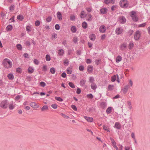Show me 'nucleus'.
Returning <instances> with one entry per match:
<instances>
[{
	"label": "nucleus",
	"mask_w": 150,
	"mask_h": 150,
	"mask_svg": "<svg viewBox=\"0 0 150 150\" xmlns=\"http://www.w3.org/2000/svg\"><path fill=\"white\" fill-rule=\"evenodd\" d=\"M52 18L51 16H49L46 18V21L48 22H50L52 20Z\"/></svg>",
	"instance_id": "40"
},
{
	"label": "nucleus",
	"mask_w": 150,
	"mask_h": 150,
	"mask_svg": "<svg viewBox=\"0 0 150 150\" xmlns=\"http://www.w3.org/2000/svg\"><path fill=\"white\" fill-rule=\"evenodd\" d=\"M48 109V106L47 105H45L41 109V110L42 111H43L46 110H47Z\"/></svg>",
	"instance_id": "26"
},
{
	"label": "nucleus",
	"mask_w": 150,
	"mask_h": 150,
	"mask_svg": "<svg viewBox=\"0 0 150 150\" xmlns=\"http://www.w3.org/2000/svg\"><path fill=\"white\" fill-rule=\"evenodd\" d=\"M3 64L4 67L6 69L10 68L12 66V62L9 59L7 58L4 59Z\"/></svg>",
	"instance_id": "1"
},
{
	"label": "nucleus",
	"mask_w": 150,
	"mask_h": 150,
	"mask_svg": "<svg viewBox=\"0 0 150 150\" xmlns=\"http://www.w3.org/2000/svg\"><path fill=\"white\" fill-rule=\"evenodd\" d=\"M94 81V79L93 76H91L89 79V82L92 83Z\"/></svg>",
	"instance_id": "36"
},
{
	"label": "nucleus",
	"mask_w": 150,
	"mask_h": 150,
	"mask_svg": "<svg viewBox=\"0 0 150 150\" xmlns=\"http://www.w3.org/2000/svg\"><path fill=\"white\" fill-rule=\"evenodd\" d=\"M50 71L52 74H54L55 72V70L54 68H52L50 69Z\"/></svg>",
	"instance_id": "45"
},
{
	"label": "nucleus",
	"mask_w": 150,
	"mask_h": 150,
	"mask_svg": "<svg viewBox=\"0 0 150 150\" xmlns=\"http://www.w3.org/2000/svg\"><path fill=\"white\" fill-rule=\"evenodd\" d=\"M86 16L85 12L84 11H82L81 12L80 17L81 18H83Z\"/></svg>",
	"instance_id": "27"
},
{
	"label": "nucleus",
	"mask_w": 150,
	"mask_h": 150,
	"mask_svg": "<svg viewBox=\"0 0 150 150\" xmlns=\"http://www.w3.org/2000/svg\"><path fill=\"white\" fill-rule=\"evenodd\" d=\"M61 115L65 118L68 119L69 118V117L68 116H67L63 113H61Z\"/></svg>",
	"instance_id": "52"
},
{
	"label": "nucleus",
	"mask_w": 150,
	"mask_h": 150,
	"mask_svg": "<svg viewBox=\"0 0 150 150\" xmlns=\"http://www.w3.org/2000/svg\"><path fill=\"white\" fill-rule=\"evenodd\" d=\"M91 88L92 89L95 90L97 88L96 85V83H92L91 85Z\"/></svg>",
	"instance_id": "21"
},
{
	"label": "nucleus",
	"mask_w": 150,
	"mask_h": 150,
	"mask_svg": "<svg viewBox=\"0 0 150 150\" xmlns=\"http://www.w3.org/2000/svg\"><path fill=\"white\" fill-rule=\"evenodd\" d=\"M34 69L33 68L29 67L28 69V72L30 74L32 73L34 71Z\"/></svg>",
	"instance_id": "15"
},
{
	"label": "nucleus",
	"mask_w": 150,
	"mask_h": 150,
	"mask_svg": "<svg viewBox=\"0 0 150 150\" xmlns=\"http://www.w3.org/2000/svg\"><path fill=\"white\" fill-rule=\"evenodd\" d=\"M64 64L65 66H67L69 64V60L68 59H65L64 60Z\"/></svg>",
	"instance_id": "39"
},
{
	"label": "nucleus",
	"mask_w": 150,
	"mask_h": 150,
	"mask_svg": "<svg viewBox=\"0 0 150 150\" xmlns=\"http://www.w3.org/2000/svg\"><path fill=\"white\" fill-rule=\"evenodd\" d=\"M116 143H114L113 144H112V146L114 148H115L116 150H118V148L117 146L116 145Z\"/></svg>",
	"instance_id": "57"
},
{
	"label": "nucleus",
	"mask_w": 150,
	"mask_h": 150,
	"mask_svg": "<svg viewBox=\"0 0 150 150\" xmlns=\"http://www.w3.org/2000/svg\"><path fill=\"white\" fill-rule=\"evenodd\" d=\"M134 44L133 42H131L129 43L128 46L129 48V49H132L134 47Z\"/></svg>",
	"instance_id": "30"
},
{
	"label": "nucleus",
	"mask_w": 150,
	"mask_h": 150,
	"mask_svg": "<svg viewBox=\"0 0 150 150\" xmlns=\"http://www.w3.org/2000/svg\"><path fill=\"white\" fill-rule=\"evenodd\" d=\"M78 41V38L76 37H74L73 38V42L74 43H76Z\"/></svg>",
	"instance_id": "38"
},
{
	"label": "nucleus",
	"mask_w": 150,
	"mask_h": 150,
	"mask_svg": "<svg viewBox=\"0 0 150 150\" xmlns=\"http://www.w3.org/2000/svg\"><path fill=\"white\" fill-rule=\"evenodd\" d=\"M16 71L18 73L21 74L22 71V70L21 68L18 67L16 68Z\"/></svg>",
	"instance_id": "28"
},
{
	"label": "nucleus",
	"mask_w": 150,
	"mask_h": 150,
	"mask_svg": "<svg viewBox=\"0 0 150 150\" xmlns=\"http://www.w3.org/2000/svg\"><path fill=\"white\" fill-rule=\"evenodd\" d=\"M51 107L54 109H56L57 108V105L56 104H53L51 105Z\"/></svg>",
	"instance_id": "47"
},
{
	"label": "nucleus",
	"mask_w": 150,
	"mask_h": 150,
	"mask_svg": "<svg viewBox=\"0 0 150 150\" xmlns=\"http://www.w3.org/2000/svg\"><path fill=\"white\" fill-rule=\"evenodd\" d=\"M117 8V6L116 5H114L112 6L111 9L112 11L115 10Z\"/></svg>",
	"instance_id": "60"
},
{
	"label": "nucleus",
	"mask_w": 150,
	"mask_h": 150,
	"mask_svg": "<svg viewBox=\"0 0 150 150\" xmlns=\"http://www.w3.org/2000/svg\"><path fill=\"white\" fill-rule=\"evenodd\" d=\"M88 18L87 20L88 21H91L92 19V16L91 15H88L87 16Z\"/></svg>",
	"instance_id": "43"
},
{
	"label": "nucleus",
	"mask_w": 150,
	"mask_h": 150,
	"mask_svg": "<svg viewBox=\"0 0 150 150\" xmlns=\"http://www.w3.org/2000/svg\"><path fill=\"white\" fill-rule=\"evenodd\" d=\"M71 31L73 33H75L76 31V29L75 26H72L71 28Z\"/></svg>",
	"instance_id": "31"
},
{
	"label": "nucleus",
	"mask_w": 150,
	"mask_h": 150,
	"mask_svg": "<svg viewBox=\"0 0 150 150\" xmlns=\"http://www.w3.org/2000/svg\"><path fill=\"white\" fill-rule=\"evenodd\" d=\"M82 25L83 27L84 28H86L87 26V23L85 22H84L83 23Z\"/></svg>",
	"instance_id": "42"
},
{
	"label": "nucleus",
	"mask_w": 150,
	"mask_h": 150,
	"mask_svg": "<svg viewBox=\"0 0 150 150\" xmlns=\"http://www.w3.org/2000/svg\"><path fill=\"white\" fill-rule=\"evenodd\" d=\"M114 127L117 129H119L121 128V126L119 123L117 122L115 124Z\"/></svg>",
	"instance_id": "19"
},
{
	"label": "nucleus",
	"mask_w": 150,
	"mask_h": 150,
	"mask_svg": "<svg viewBox=\"0 0 150 150\" xmlns=\"http://www.w3.org/2000/svg\"><path fill=\"white\" fill-rule=\"evenodd\" d=\"M122 57L120 56H117L116 58V61L118 63L122 60Z\"/></svg>",
	"instance_id": "25"
},
{
	"label": "nucleus",
	"mask_w": 150,
	"mask_h": 150,
	"mask_svg": "<svg viewBox=\"0 0 150 150\" xmlns=\"http://www.w3.org/2000/svg\"><path fill=\"white\" fill-rule=\"evenodd\" d=\"M93 67L92 66H88L87 67V71L88 72H91L93 70Z\"/></svg>",
	"instance_id": "17"
},
{
	"label": "nucleus",
	"mask_w": 150,
	"mask_h": 150,
	"mask_svg": "<svg viewBox=\"0 0 150 150\" xmlns=\"http://www.w3.org/2000/svg\"><path fill=\"white\" fill-rule=\"evenodd\" d=\"M35 24L36 26H38L40 24V22L39 21H37L35 23Z\"/></svg>",
	"instance_id": "63"
},
{
	"label": "nucleus",
	"mask_w": 150,
	"mask_h": 150,
	"mask_svg": "<svg viewBox=\"0 0 150 150\" xmlns=\"http://www.w3.org/2000/svg\"><path fill=\"white\" fill-rule=\"evenodd\" d=\"M141 36L140 32L139 31H137L134 33V38L135 40H137L140 38Z\"/></svg>",
	"instance_id": "6"
},
{
	"label": "nucleus",
	"mask_w": 150,
	"mask_h": 150,
	"mask_svg": "<svg viewBox=\"0 0 150 150\" xmlns=\"http://www.w3.org/2000/svg\"><path fill=\"white\" fill-rule=\"evenodd\" d=\"M67 72L68 74H71L72 72V71L71 69L70 68H68L67 70Z\"/></svg>",
	"instance_id": "41"
},
{
	"label": "nucleus",
	"mask_w": 150,
	"mask_h": 150,
	"mask_svg": "<svg viewBox=\"0 0 150 150\" xmlns=\"http://www.w3.org/2000/svg\"><path fill=\"white\" fill-rule=\"evenodd\" d=\"M84 118L88 122H92L93 120V118L92 117L85 116L84 117Z\"/></svg>",
	"instance_id": "16"
},
{
	"label": "nucleus",
	"mask_w": 150,
	"mask_h": 150,
	"mask_svg": "<svg viewBox=\"0 0 150 150\" xmlns=\"http://www.w3.org/2000/svg\"><path fill=\"white\" fill-rule=\"evenodd\" d=\"M45 59L47 61H50L51 60V57L49 54H47L45 56Z\"/></svg>",
	"instance_id": "29"
},
{
	"label": "nucleus",
	"mask_w": 150,
	"mask_h": 150,
	"mask_svg": "<svg viewBox=\"0 0 150 150\" xmlns=\"http://www.w3.org/2000/svg\"><path fill=\"white\" fill-rule=\"evenodd\" d=\"M117 76H113L111 77V81L114 82L116 80Z\"/></svg>",
	"instance_id": "50"
},
{
	"label": "nucleus",
	"mask_w": 150,
	"mask_h": 150,
	"mask_svg": "<svg viewBox=\"0 0 150 150\" xmlns=\"http://www.w3.org/2000/svg\"><path fill=\"white\" fill-rule=\"evenodd\" d=\"M71 108L73 109L74 111H76L77 110V108L76 106L74 105H71Z\"/></svg>",
	"instance_id": "54"
},
{
	"label": "nucleus",
	"mask_w": 150,
	"mask_h": 150,
	"mask_svg": "<svg viewBox=\"0 0 150 150\" xmlns=\"http://www.w3.org/2000/svg\"><path fill=\"white\" fill-rule=\"evenodd\" d=\"M8 78L10 80H12L14 79V76H7Z\"/></svg>",
	"instance_id": "62"
},
{
	"label": "nucleus",
	"mask_w": 150,
	"mask_h": 150,
	"mask_svg": "<svg viewBox=\"0 0 150 150\" xmlns=\"http://www.w3.org/2000/svg\"><path fill=\"white\" fill-rule=\"evenodd\" d=\"M57 35L55 33H53L52 36V39H55V38H57Z\"/></svg>",
	"instance_id": "46"
},
{
	"label": "nucleus",
	"mask_w": 150,
	"mask_h": 150,
	"mask_svg": "<svg viewBox=\"0 0 150 150\" xmlns=\"http://www.w3.org/2000/svg\"><path fill=\"white\" fill-rule=\"evenodd\" d=\"M14 108V107L12 104L9 105V108L10 110H12Z\"/></svg>",
	"instance_id": "64"
},
{
	"label": "nucleus",
	"mask_w": 150,
	"mask_h": 150,
	"mask_svg": "<svg viewBox=\"0 0 150 150\" xmlns=\"http://www.w3.org/2000/svg\"><path fill=\"white\" fill-rule=\"evenodd\" d=\"M123 32V29L121 27H118L115 29V33L117 35L122 33Z\"/></svg>",
	"instance_id": "8"
},
{
	"label": "nucleus",
	"mask_w": 150,
	"mask_h": 150,
	"mask_svg": "<svg viewBox=\"0 0 150 150\" xmlns=\"http://www.w3.org/2000/svg\"><path fill=\"white\" fill-rule=\"evenodd\" d=\"M127 44L126 42H123L121 44L119 45L120 50L122 51H125L127 49Z\"/></svg>",
	"instance_id": "4"
},
{
	"label": "nucleus",
	"mask_w": 150,
	"mask_h": 150,
	"mask_svg": "<svg viewBox=\"0 0 150 150\" xmlns=\"http://www.w3.org/2000/svg\"><path fill=\"white\" fill-rule=\"evenodd\" d=\"M81 92V90L79 88H78L77 89L76 93L78 94H79Z\"/></svg>",
	"instance_id": "61"
},
{
	"label": "nucleus",
	"mask_w": 150,
	"mask_h": 150,
	"mask_svg": "<svg viewBox=\"0 0 150 150\" xmlns=\"http://www.w3.org/2000/svg\"><path fill=\"white\" fill-rule=\"evenodd\" d=\"M12 28L13 27L11 25H8L6 28V30L7 31H11L12 30Z\"/></svg>",
	"instance_id": "23"
},
{
	"label": "nucleus",
	"mask_w": 150,
	"mask_h": 150,
	"mask_svg": "<svg viewBox=\"0 0 150 150\" xmlns=\"http://www.w3.org/2000/svg\"><path fill=\"white\" fill-rule=\"evenodd\" d=\"M119 4L121 7L126 8L128 6V2L127 0H121Z\"/></svg>",
	"instance_id": "2"
},
{
	"label": "nucleus",
	"mask_w": 150,
	"mask_h": 150,
	"mask_svg": "<svg viewBox=\"0 0 150 150\" xmlns=\"http://www.w3.org/2000/svg\"><path fill=\"white\" fill-rule=\"evenodd\" d=\"M16 47L18 50H21L22 49V46L21 45L19 44H18L17 45Z\"/></svg>",
	"instance_id": "37"
},
{
	"label": "nucleus",
	"mask_w": 150,
	"mask_h": 150,
	"mask_svg": "<svg viewBox=\"0 0 150 150\" xmlns=\"http://www.w3.org/2000/svg\"><path fill=\"white\" fill-rule=\"evenodd\" d=\"M100 13L102 14L106 13L108 12V9L107 8H101L100 10Z\"/></svg>",
	"instance_id": "13"
},
{
	"label": "nucleus",
	"mask_w": 150,
	"mask_h": 150,
	"mask_svg": "<svg viewBox=\"0 0 150 150\" xmlns=\"http://www.w3.org/2000/svg\"><path fill=\"white\" fill-rule=\"evenodd\" d=\"M113 85H109L108 86V91H111L113 89Z\"/></svg>",
	"instance_id": "34"
},
{
	"label": "nucleus",
	"mask_w": 150,
	"mask_h": 150,
	"mask_svg": "<svg viewBox=\"0 0 150 150\" xmlns=\"http://www.w3.org/2000/svg\"><path fill=\"white\" fill-rule=\"evenodd\" d=\"M17 18L19 20L22 21L23 19V16L22 15H19L17 16Z\"/></svg>",
	"instance_id": "32"
},
{
	"label": "nucleus",
	"mask_w": 150,
	"mask_h": 150,
	"mask_svg": "<svg viewBox=\"0 0 150 150\" xmlns=\"http://www.w3.org/2000/svg\"><path fill=\"white\" fill-rule=\"evenodd\" d=\"M86 82V81L85 80L82 79L81 80L80 82V85L81 86H84Z\"/></svg>",
	"instance_id": "18"
},
{
	"label": "nucleus",
	"mask_w": 150,
	"mask_h": 150,
	"mask_svg": "<svg viewBox=\"0 0 150 150\" xmlns=\"http://www.w3.org/2000/svg\"><path fill=\"white\" fill-rule=\"evenodd\" d=\"M70 18L71 21H74L75 19V16L74 15H71L70 16Z\"/></svg>",
	"instance_id": "51"
},
{
	"label": "nucleus",
	"mask_w": 150,
	"mask_h": 150,
	"mask_svg": "<svg viewBox=\"0 0 150 150\" xmlns=\"http://www.w3.org/2000/svg\"><path fill=\"white\" fill-rule=\"evenodd\" d=\"M118 20L119 22L122 24H124L125 23L126 21L125 18L123 16H121L120 17Z\"/></svg>",
	"instance_id": "7"
},
{
	"label": "nucleus",
	"mask_w": 150,
	"mask_h": 150,
	"mask_svg": "<svg viewBox=\"0 0 150 150\" xmlns=\"http://www.w3.org/2000/svg\"><path fill=\"white\" fill-rule=\"evenodd\" d=\"M146 25V23H143L139 24L138 25L139 27H143L145 26Z\"/></svg>",
	"instance_id": "56"
},
{
	"label": "nucleus",
	"mask_w": 150,
	"mask_h": 150,
	"mask_svg": "<svg viewBox=\"0 0 150 150\" xmlns=\"http://www.w3.org/2000/svg\"><path fill=\"white\" fill-rule=\"evenodd\" d=\"M89 38L91 40L94 41L96 39V35L94 34H92L90 35Z\"/></svg>",
	"instance_id": "20"
},
{
	"label": "nucleus",
	"mask_w": 150,
	"mask_h": 150,
	"mask_svg": "<svg viewBox=\"0 0 150 150\" xmlns=\"http://www.w3.org/2000/svg\"><path fill=\"white\" fill-rule=\"evenodd\" d=\"M129 88V86L128 85H126L123 88L122 91L123 93L124 94L126 93L128 91V90Z\"/></svg>",
	"instance_id": "9"
},
{
	"label": "nucleus",
	"mask_w": 150,
	"mask_h": 150,
	"mask_svg": "<svg viewBox=\"0 0 150 150\" xmlns=\"http://www.w3.org/2000/svg\"><path fill=\"white\" fill-rule=\"evenodd\" d=\"M57 18L59 19V20L60 21L62 20V15L61 13L59 11L57 12Z\"/></svg>",
	"instance_id": "14"
},
{
	"label": "nucleus",
	"mask_w": 150,
	"mask_h": 150,
	"mask_svg": "<svg viewBox=\"0 0 150 150\" xmlns=\"http://www.w3.org/2000/svg\"><path fill=\"white\" fill-rule=\"evenodd\" d=\"M64 54V50L62 49H59L58 51V54L59 56H62Z\"/></svg>",
	"instance_id": "22"
},
{
	"label": "nucleus",
	"mask_w": 150,
	"mask_h": 150,
	"mask_svg": "<svg viewBox=\"0 0 150 150\" xmlns=\"http://www.w3.org/2000/svg\"><path fill=\"white\" fill-rule=\"evenodd\" d=\"M55 28L56 30H58L59 29L60 27L58 24H57L55 26Z\"/></svg>",
	"instance_id": "58"
},
{
	"label": "nucleus",
	"mask_w": 150,
	"mask_h": 150,
	"mask_svg": "<svg viewBox=\"0 0 150 150\" xmlns=\"http://www.w3.org/2000/svg\"><path fill=\"white\" fill-rule=\"evenodd\" d=\"M40 85L42 87H44L46 86V83L43 81H41L40 83Z\"/></svg>",
	"instance_id": "53"
},
{
	"label": "nucleus",
	"mask_w": 150,
	"mask_h": 150,
	"mask_svg": "<svg viewBox=\"0 0 150 150\" xmlns=\"http://www.w3.org/2000/svg\"><path fill=\"white\" fill-rule=\"evenodd\" d=\"M115 0H105L104 1V3L107 4H108L110 3L113 4L115 3Z\"/></svg>",
	"instance_id": "10"
},
{
	"label": "nucleus",
	"mask_w": 150,
	"mask_h": 150,
	"mask_svg": "<svg viewBox=\"0 0 150 150\" xmlns=\"http://www.w3.org/2000/svg\"><path fill=\"white\" fill-rule=\"evenodd\" d=\"M112 112V107H108L106 110V112L107 114H110Z\"/></svg>",
	"instance_id": "24"
},
{
	"label": "nucleus",
	"mask_w": 150,
	"mask_h": 150,
	"mask_svg": "<svg viewBox=\"0 0 150 150\" xmlns=\"http://www.w3.org/2000/svg\"><path fill=\"white\" fill-rule=\"evenodd\" d=\"M34 63L36 65H38L39 64V62L38 60L36 59H34L33 60Z\"/></svg>",
	"instance_id": "44"
},
{
	"label": "nucleus",
	"mask_w": 150,
	"mask_h": 150,
	"mask_svg": "<svg viewBox=\"0 0 150 150\" xmlns=\"http://www.w3.org/2000/svg\"><path fill=\"white\" fill-rule=\"evenodd\" d=\"M106 30V28L104 25H101L99 28V31L102 33H105Z\"/></svg>",
	"instance_id": "11"
},
{
	"label": "nucleus",
	"mask_w": 150,
	"mask_h": 150,
	"mask_svg": "<svg viewBox=\"0 0 150 150\" xmlns=\"http://www.w3.org/2000/svg\"><path fill=\"white\" fill-rule=\"evenodd\" d=\"M8 105V101L4 100L1 102L0 103V106L4 109L7 108Z\"/></svg>",
	"instance_id": "3"
},
{
	"label": "nucleus",
	"mask_w": 150,
	"mask_h": 150,
	"mask_svg": "<svg viewBox=\"0 0 150 150\" xmlns=\"http://www.w3.org/2000/svg\"><path fill=\"white\" fill-rule=\"evenodd\" d=\"M30 105L34 108H37L39 107L38 106L35 102H31L30 103Z\"/></svg>",
	"instance_id": "12"
},
{
	"label": "nucleus",
	"mask_w": 150,
	"mask_h": 150,
	"mask_svg": "<svg viewBox=\"0 0 150 150\" xmlns=\"http://www.w3.org/2000/svg\"><path fill=\"white\" fill-rule=\"evenodd\" d=\"M47 66L46 65H43L42 67V70L44 71H46L47 70Z\"/></svg>",
	"instance_id": "49"
},
{
	"label": "nucleus",
	"mask_w": 150,
	"mask_h": 150,
	"mask_svg": "<svg viewBox=\"0 0 150 150\" xmlns=\"http://www.w3.org/2000/svg\"><path fill=\"white\" fill-rule=\"evenodd\" d=\"M31 27L30 26H28L26 27V30L28 32H30L31 31L30 30Z\"/></svg>",
	"instance_id": "55"
},
{
	"label": "nucleus",
	"mask_w": 150,
	"mask_h": 150,
	"mask_svg": "<svg viewBox=\"0 0 150 150\" xmlns=\"http://www.w3.org/2000/svg\"><path fill=\"white\" fill-rule=\"evenodd\" d=\"M130 16L132 18V19L134 21H137L138 20V18L135 12L132 11L130 13Z\"/></svg>",
	"instance_id": "5"
},
{
	"label": "nucleus",
	"mask_w": 150,
	"mask_h": 150,
	"mask_svg": "<svg viewBox=\"0 0 150 150\" xmlns=\"http://www.w3.org/2000/svg\"><path fill=\"white\" fill-rule=\"evenodd\" d=\"M55 100L59 102H62L63 101V99L60 97H55Z\"/></svg>",
	"instance_id": "33"
},
{
	"label": "nucleus",
	"mask_w": 150,
	"mask_h": 150,
	"mask_svg": "<svg viewBox=\"0 0 150 150\" xmlns=\"http://www.w3.org/2000/svg\"><path fill=\"white\" fill-rule=\"evenodd\" d=\"M87 98L91 99H92L93 98V96L92 94L90 93L88 94L87 96Z\"/></svg>",
	"instance_id": "48"
},
{
	"label": "nucleus",
	"mask_w": 150,
	"mask_h": 150,
	"mask_svg": "<svg viewBox=\"0 0 150 150\" xmlns=\"http://www.w3.org/2000/svg\"><path fill=\"white\" fill-rule=\"evenodd\" d=\"M128 108L130 110H131L132 108L131 103L130 102H128Z\"/></svg>",
	"instance_id": "59"
},
{
	"label": "nucleus",
	"mask_w": 150,
	"mask_h": 150,
	"mask_svg": "<svg viewBox=\"0 0 150 150\" xmlns=\"http://www.w3.org/2000/svg\"><path fill=\"white\" fill-rule=\"evenodd\" d=\"M69 86L73 88H75V86L74 85V84L71 82H69Z\"/></svg>",
	"instance_id": "35"
}]
</instances>
